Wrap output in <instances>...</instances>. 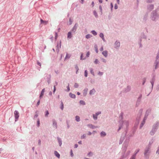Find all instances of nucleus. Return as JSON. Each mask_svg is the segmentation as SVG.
Segmentation results:
<instances>
[{"label": "nucleus", "instance_id": "1", "mask_svg": "<svg viewBox=\"0 0 159 159\" xmlns=\"http://www.w3.org/2000/svg\"><path fill=\"white\" fill-rule=\"evenodd\" d=\"M14 116H15V117L16 121L18 120V119L19 118V113L16 110L14 111Z\"/></svg>", "mask_w": 159, "mask_h": 159}, {"label": "nucleus", "instance_id": "2", "mask_svg": "<svg viewBox=\"0 0 159 159\" xmlns=\"http://www.w3.org/2000/svg\"><path fill=\"white\" fill-rule=\"evenodd\" d=\"M40 21H41V24H44V25H46L48 23V21L43 20L42 19H40Z\"/></svg>", "mask_w": 159, "mask_h": 159}, {"label": "nucleus", "instance_id": "3", "mask_svg": "<svg viewBox=\"0 0 159 159\" xmlns=\"http://www.w3.org/2000/svg\"><path fill=\"white\" fill-rule=\"evenodd\" d=\"M44 92H45V89H43L42 90L41 94L39 96V98L40 99L43 96Z\"/></svg>", "mask_w": 159, "mask_h": 159}, {"label": "nucleus", "instance_id": "4", "mask_svg": "<svg viewBox=\"0 0 159 159\" xmlns=\"http://www.w3.org/2000/svg\"><path fill=\"white\" fill-rule=\"evenodd\" d=\"M149 148H148L146 149L145 151L144 154L145 156H147L149 154Z\"/></svg>", "mask_w": 159, "mask_h": 159}, {"label": "nucleus", "instance_id": "5", "mask_svg": "<svg viewBox=\"0 0 159 159\" xmlns=\"http://www.w3.org/2000/svg\"><path fill=\"white\" fill-rule=\"evenodd\" d=\"M102 54L105 57H106L107 56V52L106 51H103Z\"/></svg>", "mask_w": 159, "mask_h": 159}, {"label": "nucleus", "instance_id": "6", "mask_svg": "<svg viewBox=\"0 0 159 159\" xmlns=\"http://www.w3.org/2000/svg\"><path fill=\"white\" fill-rule=\"evenodd\" d=\"M54 154L58 158H59L60 157V155L57 151H55L54 152Z\"/></svg>", "mask_w": 159, "mask_h": 159}, {"label": "nucleus", "instance_id": "7", "mask_svg": "<svg viewBox=\"0 0 159 159\" xmlns=\"http://www.w3.org/2000/svg\"><path fill=\"white\" fill-rule=\"evenodd\" d=\"M60 46L59 47V45L58 44L56 46L57 48V52H58L59 51V48H61V41H60Z\"/></svg>", "mask_w": 159, "mask_h": 159}, {"label": "nucleus", "instance_id": "8", "mask_svg": "<svg viewBox=\"0 0 159 159\" xmlns=\"http://www.w3.org/2000/svg\"><path fill=\"white\" fill-rule=\"evenodd\" d=\"M53 125L57 129V123L54 120L53 121Z\"/></svg>", "mask_w": 159, "mask_h": 159}, {"label": "nucleus", "instance_id": "9", "mask_svg": "<svg viewBox=\"0 0 159 159\" xmlns=\"http://www.w3.org/2000/svg\"><path fill=\"white\" fill-rule=\"evenodd\" d=\"M115 45L116 47H119L120 45V43L119 42H116L115 43Z\"/></svg>", "mask_w": 159, "mask_h": 159}, {"label": "nucleus", "instance_id": "10", "mask_svg": "<svg viewBox=\"0 0 159 159\" xmlns=\"http://www.w3.org/2000/svg\"><path fill=\"white\" fill-rule=\"evenodd\" d=\"M72 37L71 33L70 32H69L67 34V38H71Z\"/></svg>", "mask_w": 159, "mask_h": 159}, {"label": "nucleus", "instance_id": "11", "mask_svg": "<svg viewBox=\"0 0 159 159\" xmlns=\"http://www.w3.org/2000/svg\"><path fill=\"white\" fill-rule=\"evenodd\" d=\"M99 36L102 39H103V40L104 41H105V40L104 38V35H103V34L102 33H100V34H99Z\"/></svg>", "mask_w": 159, "mask_h": 159}, {"label": "nucleus", "instance_id": "12", "mask_svg": "<svg viewBox=\"0 0 159 159\" xmlns=\"http://www.w3.org/2000/svg\"><path fill=\"white\" fill-rule=\"evenodd\" d=\"M69 95L70 97L72 98H75V96L74 94H73L71 93H70Z\"/></svg>", "mask_w": 159, "mask_h": 159}, {"label": "nucleus", "instance_id": "13", "mask_svg": "<svg viewBox=\"0 0 159 159\" xmlns=\"http://www.w3.org/2000/svg\"><path fill=\"white\" fill-rule=\"evenodd\" d=\"M95 92V90L94 89H93L90 91L89 93L90 94H93Z\"/></svg>", "mask_w": 159, "mask_h": 159}, {"label": "nucleus", "instance_id": "14", "mask_svg": "<svg viewBox=\"0 0 159 159\" xmlns=\"http://www.w3.org/2000/svg\"><path fill=\"white\" fill-rule=\"evenodd\" d=\"M70 57V55L68 54H66V56L65 57V59H69Z\"/></svg>", "mask_w": 159, "mask_h": 159}, {"label": "nucleus", "instance_id": "15", "mask_svg": "<svg viewBox=\"0 0 159 159\" xmlns=\"http://www.w3.org/2000/svg\"><path fill=\"white\" fill-rule=\"evenodd\" d=\"M76 120L77 121H79L80 120V117L78 116H76L75 117Z\"/></svg>", "mask_w": 159, "mask_h": 159}, {"label": "nucleus", "instance_id": "16", "mask_svg": "<svg viewBox=\"0 0 159 159\" xmlns=\"http://www.w3.org/2000/svg\"><path fill=\"white\" fill-rule=\"evenodd\" d=\"M106 133L104 132H102L101 133V135L102 136H104L106 135Z\"/></svg>", "mask_w": 159, "mask_h": 159}, {"label": "nucleus", "instance_id": "17", "mask_svg": "<svg viewBox=\"0 0 159 159\" xmlns=\"http://www.w3.org/2000/svg\"><path fill=\"white\" fill-rule=\"evenodd\" d=\"M94 48L96 51V53H98V50L97 48V45H95L94 46Z\"/></svg>", "mask_w": 159, "mask_h": 159}, {"label": "nucleus", "instance_id": "18", "mask_svg": "<svg viewBox=\"0 0 159 159\" xmlns=\"http://www.w3.org/2000/svg\"><path fill=\"white\" fill-rule=\"evenodd\" d=\"M93 14H94V15L96 17H98V15H97V13L96 12V11H93Z\"/></svg>", "mask_w": 159, "mask_h": 159}, {"label": "nucleus", "instance_id": "19", "mask_svg": "<svg viewBox=\"0 0 159 159\" xmlns=\"http://www.w3.org/2000/svg\"><path fill=\"white\" fill-rule=\"evenodd\" d=\"M91 36H92L91 35H90V34H88L86 36V38L87 39H89V38H91Z\"/></svg>", "mask_w": 159, "mask_h": 159}, {"label": "nucleus", "instance_id": "20", "mask_svg": "<svg viewBox=\"0 0 159 159\" xmlns=\"http://www.w3.org/2000/svg\"><path fill=\"white\" fill-rule=\"evenodd\" d=\"M91 33L92 34L94 35H97V33L94 30H93L92 31Z\"/></svg>", "mask_w": 159, "mask_h": 159}, {"label": "nucleus", "instance_id": "21", "mask_svg": "<svg viewBox=\"0 0 159 159\" xmlns=\"http://www.w3.org/2000/svg\"><path fill=\"white\" fill-rule=\"evenodd\" d=\"M80 104L83 105H84L85 104V102L83 101H82V100H81L80 101Z\"/></svg>", "mask_w": 159, "mask_h": 159}, {"label": "nucleus", "instance_id": "22", "mask_svg": "<svg viewBox=\"0 0 159 159\" xmlns=\"http://www.w3.org/2000/svg\"><path fill=\"white\" fill-rule=\"evenodd\" d=\"M94 62L95 64H97L98 63L99 61L97 59H95L94 61Z\"/></svg>", "mask_w": 159, "mask_h": 159}, {"label": "nucleus", "instance_id": "23", "mask_svg": "<svg viewBox=\"0 0 159 159\" xmlns=\"http://www.w3.org/2000/svg\"><path fill=\"white\" fill-rule=\"evenodd\" d=\"M154 80H155L154 79H152V80L151 81V83L152 84V87H153V84H154Z\"/></svg>", "mask_w": 159, "mask_h": 159}, {"label": "nucleus", "instance_id": "24", "mask_svg": "<svg viewBox=\"0 0 159 159\" xmlns=\"http://www.w3.org/2000/svg\"><path fill=\"white\" fill-rule=\"evenodd\" d=\"M93 117L94 119L96 120L97 119V116L96 115H95L93 114Z\"/></svg>", "mask_w": 159, "mask_h": 159}, {"label": "nucleus", "instance_id": "25", "mask_svg": "<svg viewBox=\"0 0 159 159\" xmlns=\"http://www.w3.org/2000/svg\"><path fill=\"white\" fill-rule=\"evenodd\" d=\"M61 109L62 110H63V107H64V106H63V102H61Z\"/></svg>", "mask_w": 159, "mask_h": 159}, {"label": "nucleus", "instance_id": "26", "mask_svg": "<svg viewBox=\"0 0 159 159\" xmlns=\"http://www.w3.org/2000/svg\"><path fill=\"white\" fill-rule=\"evenodd\" d=\"M58 37V34L57 33V32L55 33V40H56L57 39V38Z\"/></svg>", "mask_w": 159, "mask_h": 159}, {"label": "nucleus", "instance_id": "27", "mask_svg": "<svg viewBox=\"0 0 159 159\" xmlns=\"http://www.w3.org/2000/svg\"><path fill=\"white\" fill-rule=\"evenodd\" d=\"M48 114H49L48 111H46L45 112V116H48Z\"/></svg>", "mask_w": 159, "mask_h": 159}, {"label": "nucleus", "instance_id": "28", "mask_svg": "<svg viewBox=\"0 0 159 159\" xmlns=\"http://www.w3.org/2000/svg\"><path fill=\"white\" fill-rule=\"evenodd\" d=\"M87 75H88V73L87 71V70H85V73H84V75L85 77H87Z\"/></svg>", "mask_w": 159, "mask_h": 159}, {"label": "nucleus", "instance_id": "29", "mask_svg": "<svg viewBox=\"0 0 159 159\" xmlns=\"http://www.w3.org/2000/svg\"><path fill=\"white\" fill-rule=\"evenodd\" d=\"M78 86H79V85L78 84H77V83L75 84V85H74V87L75 88H77V87H78Z\"/></svg>", "mask_w": 159, "mask_h": 159}, {"label": "nucleus", "instance_id": "30", "mask_svg": "<svg viewBox=\"0 0 159 159\" xmlns=\"http://www.w3.org/2000/svg\"><path fill=\"white\" fill-rule=\"evenodd\" d=\"M90 55V52H88L86 54V56L87 57H88Z\"/></svg>", "mask_w": 159, "mask_h": 159}, {"label": "nucleus", "instance_id": "31", "mask_svg": "<svg viewBox=\"0 0 159 159\" xmlns=\"http://www.w3.org/2000/svg\"><path fill=\"white\" fill-rule=\"evenodd\" d=\"M135 155H133L130 159H135Z\"/></svg>", "mask_w": 159, "mask_h": 159}, {"label": "nucleus", "instance_id": "32", "mask_svg": "<svg viewBox=\"0 0 159 159\" xmlns=\"http://www.w3.org/2000/svg\"><path fill=\"white\" fill-rule=\"evenodd\" d=\"M102 62H103L105 63V62H106V60H105V59H102Z\"/></svg>", "mask_w": 159, "mask_h": 159}, {"label": "nucleus", "instance_id": "33", "mask_svg": "<svg viewBox=\"0 0 159 159\" xmlns=\"http://www.w3.org/2000/svg\"><path fill=\"white\" fill-rule=\"evenodd\" d=\"M83 57V53H82L81 54V56H80V59H81V60L84 59H83L82 58Z\"/></svg>", "mask_w": 159, "mask_h": 159}, {"label": "nucleus", "instance_id": "34", "mask_svg": "<svg viewBox=\"0 0 159 159\" xmlns=\"http://www.w3.org/2000/svg\"><path fill=\"white\" fill-rule=\"evenodd\" d=\"M40 101L39 100V101L37 103V106H38L39 104H40Z\"/></svg>", "mask_w": 159, "mask_h": 159}, {"label": "nucleus", "instance_id": "35", "mask_svg": "<svg viewBox=\"0 0 159 159\" xmlns=\"http://www.w3.org/2000/svg\"><path fill=\"white\" fill-rule=\"evenodd\" d=\"M56 90V88L55 86L54 85V89H53V93H54L55 92Z\"/></svg>", "mask_w": 159, "mask_h": 159}, {"label": "nucleus", "instance_id": "36", "mask_svg": "<svg viewBox=\"0 0 159 159\" xmlns=\"http://www.w3.org/2000/svg\"><path fill=\"white\" fill-rule=\"evenodd\" d=\"M39 124H40V122H39V120H38L37 121V126H39Z\"/></svg>", "mask_w": 159, "mask_h": 159}, {"label": "nucleus", "instance_id": "37", "mask_svg": "<svg viewBox=\"0 0 159 159\" xmlns=\"http://www.w3.org/2000/svg\"><path fill=\"white\" fill-rule=\"evenodd\" d=\"M76 25H75V26L74 27L73 29V30H76Z\"/></svg>", "mask_w": 159, "mask_h": 159}, {"label": "nucleus", "instance_id": "38", "mask_svg": "<svg viewBox=\"0 0 159 159\" xmlns=\"http://www.w3.org/2000/svg\"><path fill=\"white\" fill-rule=\"evenodd\" d=\"M86 135H84L83 136H81V139H84Z\"/></svg>", "mask_w": 159, "mask_h": 159}, {"label": "nucleus", "instance_id": "39", "mask_svg": "<svg viewBox=\"0 0 159 159\" xmlns=\"http://www.w3.org/2000/svg\"><path fill=\"white\" fill-rule=\"evenodd\" d=\"M101 114V112H98L97 113H96V116H97L99 114Z\"/></svg>", "mask_w": 159, "mask_h": 159}, {"label": "nucleus", "instance_id": "40", "mask_svg": "<svg viewBox=\"0 0 159 159\" xmlns=\"http://www.w3.org/2000/svg\"><path fill=\"white\" fill-rule=\"evenodd\" d=\"M37 64L39 66H41V63L39 62H37Z\"/></svg>", "mask_w": 159, "mask_h": 159}, {"label": "nucleus", "instance_id": "41", "mask_svg": "<svg viewBox=\"0 0 159 159\" xmlns=\"http://www.w3.org/2000/svg\"><path fill=\"white\" fill-rule=\"evenodd\" d=\"M70 152H71V155L72 157L73 155V153H72V150H71V151H70Z\"/></svg>", "mask_w": 159, "mask_h": 159}, {"label": "nucleus", "instance_id": "42", "mask_svg": "<svg viewBox=\"0 0 159 159\" xmlns=\"http://www.w3.org/2000/svg\"><path fill=\"white\" fill-rule=\"evenodd\" d=\"M115 8L116 9L117 8V6L116 4L115 6Z\"/></svg>", "mask_w": 159, "mask_h": 159}, {"label": "nucleus", "instance_id": "43", "mask_svg": "<svg viewBox=\"0 0 159 159\" xmlns=\"http://www.w3.org/2000/svg\"><path fill=\"white\" fill-rule=\"evenodd\" d=\"M38 144H39V145H40V144H41V140H39Z\"/></svg>", "mask_w": 159, "mask_h": 159}, {"label": "nucleus", "instance_id": "44", "mask_svg": "<svg viewBox=\"0 0 159 159\" xmlns=\"http://www.w3.org/2000/svg\"><path fill=\"white\" fill-rule=\"evenodd\" d=\"M67 89H68V91H69L70 90V88H69V86L68 85L67 86Z\"/></svg>", "mask_w": 159, "mask_h": 159}, {"label": "nucleus", "instance_id": "45", "mask_svg": "<svg viewBox=\"0 0 159 159\" xmlns=\"http://www.w3.org/2000/svg\"><path fill=\"white\" fill-rule=\"evenodd\" d=\"M78 147V145L77 144H75V148H77Z\"/></svg>", "mask_w": 159, "mask_h": 159}, {"label": "nucleus", "instance_id": "46", "mask_svg": "<svg viewBox=\"0 0 159 159\" xmlns=\"http://www.w3.org/2000/svg\"><path fill=\"white\" fill-rule=\"evenodd\" d=\"M103 47H102L100 49V51H103Z\"/></svg>", "mask_w": 159, "mask_h": 159}, {"label": "nucleus", "instance_id": "47", "mask_svg": "<svg viewBox=\"0 0 159 159\" xmlns=\"http://www.w3.org/2000/svg\"><path fill=\"white\" fill-rule=\"evenodd\" d=\"M99 2L100 3H102V0H99Z\"/></svg>", "mask_w": 159, "mask_h": 159}, {"label": "nucleus", "instance_id": "48", "mask_svg": "<svg viewBox=\"0 0 159 159\" xmlns=\"http://www.w3.org/2000/svg\"><path fill=\"white\" fill-rule=\"evenodd\" d=\"M150 133L151 135H152V134H153V133L152 131Z\"/></svg>", "mask_w": 159, "mask_h": 159}, {"label": "nucleus", "instance_id": "49", "mask_svg": "<svg viewBox=\"0 0 159 159\" xmlns=\"http://www.w3.org/2000/svg\"><path fill=\"white\" fill-rule=\"evenodd\" d=\"M99 8L102 11V7L101 6H99Z\"/></svg>", "mask_w": 159, "mask_h": 159}, {"label": "nucleus", "instance_id": "50", "mask_svg": "<svg viewBox=\"0 0 159 159\" xmlns=\"http://www.w3.org/2000/svg\"><path fill=\"white\" fill-rule=\"evenodd\" d=\"M93 70H91V73L92 74H93V75H94L93 74Z\"/></svg>", "mask_w": 159, "mask_h": 159}, {"label": "nucleus", "instance_id": "51", "mask_svg": "<svg viewBox=\"0 0 159 159\" xmlns=\"http://www.w3.org/2000/svg\"><path fill=\"white\" fill-rule=\"evenodd\" d=\"M92 7H93L94 6V2H92Z\"/></svg>", "mask_w": 159, "mask_h": 159}, {"label": "nucleus", "instance_id": "52", "mask_svg": "<svg viewBox=\"0 0 159 159\" xmlns=\"http://www.w3.org/2000/svg\"><path fill=\"white\" fill-rule=\"evenodd\" d=\"M145 79H144V81H143V84H144V83H145Z\"/></svg>", "mask_w": 159, "mask_h": 159}, {"label": "nucleus", "instance_id": "53", "mask_svg": "<svg viewBox=\"0 0 159 159\" xmlns=\"http://www.w3.org/2000/svg\"><path fill=\"white\" fill-rule=\"evenodd\" d=\"M80 144H81V141H79V142H78Z\"/></svg>", "mask_w": 159, "mask_h": 159}, {"label": "nucleus", "instance_id": "54", "mask_svg": "<svg viewBox=\"0 0 159 159\" xmlns=\"http://www.w3.org/2000/svg\"><path fill=\"white\" fill-rule=\"evenodd\" d=\"M77 94H78V95H80V93H79V92H77Z\"/></svg>", "mask_w": 159, "mask_h": 159}, {"label": "nucleus", "instance_id": "55", "mask_svg": "<svg viewBox=\"0 0 159 159\" xmlns=\"http://www.w3.org/2000/svg\"><path fill=\"white\" fill-rule=\"evenodd\" d=\"M49 95H52V92H50L49 93Z\"/></svg>", "mask_w": 159, "mask_h": 159}, {"label": "nucleus", "instance_id": "56", "mask_svg": "<svg viewBox=\"0 0 159 159\" xmlns=\"http://www.w3.org/2000/svg\"><path fill=\"white\" fill-rule=\"evenodd\" d=\"M117 3L119 4V0H117Z\"/></svg>", "mask_w": 159, "mask_h": 159}, {"label": "nucleus", "instance_id": "57", "mask_svg": "<svg viewBox=\"0 0 159 159\" xmlns=\"http://www.w3.org/2000/svg\"><path fill=\"white\" fill-rule=\"evenodd\" d=\"M99 74L100 75H102V73H99Z\"/></svg>", "mask_w": 159, "mask_h": 159}, {"label": "nucleus", "instance_id": "58", "mask_svg": "<svg viewBox=\"0 0 159 159\" xmlns=\"http://www.w3.org/2000/svg\"><path fill=\"white\" fill-rule=\"evenodd\" d=\"M59 144H60V146H61V143L60 142H59Z\"/></svg>", "mask_w": 159, "mask_h": 159}, {"label": "nucleus", "instance_id": "59", "mask_svg": "<svg viewBox=\"0 0 159 159\" xmlns=\"http://www.w3.org/2000/svg\"><path fill=\"white\" fill-rule=\"evenodd\" d=\"M34 116H35V117H37L38 116V115H35Z\"/></svg>", "mask_w": 159, "mask_h": 159}, {"label": "nucleus", "instance_id": "60", "mask_svg": "<svg viewBox=\"0 0 159 159\" xmlns=\"http://www.w3.org/2000/svg\"><path fill=\"white\" fill-rule=\"evenodd\" d=\"M60 28H59L58 30V31H60Z\"/></svg>", "mask_w": 159, "mask_h": 159}, {"label": "nucleus", "instance_id": "61", "mask_svg": "<svg viewBox=\"0 0 159 159\" xmlns=\"http://www.w3.org/2000/svg\"><path fill=\"white\" fill-rule=\"evenodd\" d=\"M151 8L152 9L153 8V6H151Z\"/></svg>", "mask_w": 159, "mask_h": 159}, {"label": "nucleus", "instance_id": "62", "mask_svg": "<svg viewBox=\"0 0 159 159\" xmlns=\"http://www.w3.org/2000/svg\"><path fill=\"white\" fill-rule=\"evenodd\" d=\"M90 154H91V153H89V154H88V155H90Z\"/></svg>", "mask_w": 159, "mask_h": 159}, {"label": "nucleus", "instance_id": "63", "mask_svg": "<svg viewBox=\"0 0 159 159\" xmlns=\"http://www.w3.org/2000/svg\"><path fill=\"white\" fill-rule=\"evenodd\" d=\"M53 50L54 51V52H55V50H54V48L53 49Z\"/></svg>", "mask_w": 159, "mask_h": 159}, {"label": "nucleus", "instance_id": "64", "mask_svg": "<svg viewBox=\"0 0 159 159\" xmlns=\"http://www.w3.org/2000/svg\"><path fill=\"white\" fill-rule=\"evenodd\" d=\"M111 5L112 7H113V5H112V4L111 3Z\"/></svg>", "mask_w": 159, "mask_h": 159}]
</instances>
